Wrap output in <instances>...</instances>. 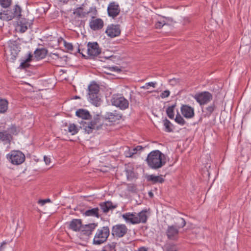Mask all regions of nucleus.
<instances>
[{"label": "nucleus", "instance_id": "obj_30", "mask_svg": "<svg viewBox=\"0 0 251 251\" xmlns=\"http://www.w3.org/2000/svg\"><path fill=\"white\" fill-rule=\"evenodd\" d=\"M88 93H92V94H98L100 91V87L97 84H91L88 87Z\"/></svg>", "mask_w": 251, "mask_h": 251}, {"label": "nucleus", "instance_id": "obj_18", "mask_svg": "<svg viewBox=\"0 0 251 251\" xmlns=\"http://www.w3.org/2000/svg\"><path fill=\"white\" fill-rule=\"evenodd\" d=\"M122 117V115L117 110H114L111 112H106L104 118L110 122H115L120 120Z\"/></svg>", "mask_w": 251, "mask_h": 251}, {"label": "nucleus", "instance_id": "obj_33", "mask_svg": "<svg viewBox=\"0 0 251 251\" xmlns=\"http://www.w3.org/2000/svg\"><path fill=\"white\" fill-rule=\"evenodd\" d=\"M68 131L72 135H75L78 132V129L74 124H71L68 127Z\"/></svg>", "mask_w": 251, "mask_h": 251}, {"label": "nucleus", "instance_id": "obj_2", "mask_svg": "<svg viewBox=\"0 0 251 251\" xmlns=\"http://www.w3.org/2000/svg\"><path fill=\"white\" fill-rule=\"evenodd\" d=\"M146 210H143L138 213H126L122 215V217L126 222L132 224H137L140 223H146L148 216L146 214Z\"/></svg>", "mask_w": 251, "mask_h": 251}, {"label": "nucleus", "instance_id": "obj_55", "mask_svg": "<svg viewBox=\"0 0 251 251\" xmlns=\"http://www.w3.org/2000/svg\"><path fill=\"white\" fill-rule=\"evenodd\" d=\"M137 251H148L147 249L144 247H140L138 249Z\"/></svg>", "mask_w": 251, "mask_h": 251}, {"label": "nucleus", "instance_id": "obj_51", "mask_svg": "<svg viewBox=\"0 0 251 251\" xmlns=\"http://www.w3.org/2000/svg\"><path fill=\"white\" fill-rule=\"evenodd\" d=\"M126 173H127V178L129 179L130 177V178H132V174H133V172L131 171H128L127 170L126 171Z\"/></svg>", "mask_w": 251, "mask_h": 251}, {"label": "nucleus", "instance_id": "obj_9", "mask_svg": "<svg viewBox=\"0 0 251 251\" xmlns=\"http://www.w3.org/2000/svg\"><path fill=\"white\" fill-rule=\"evenodd\" d=\"M197 101L201 105L205 104L210 101L213 98L212 95L207 91L197 94L194 96Z\"/></svg>", "mask_w": 251, "mask_h": 251}, {"label": "nucleus", "instance_id": "obj_37", "mask_svg": "<svg viewBox=\"0 0 251 251\" xmlns=\"http://www.w3.org/2000/svg\"><path fill=\"white\" fill-rule=\"evenodd\" d=\"M165 25H166V23L164 20H163L162 21H158L156 23L155 27L156 28L160 29Z\"/></svg>", "mask_w": 251, "mask_h": 251}, {"label": "nucleus", "instance_id": "obj_23", "mask_svg": "<svg viewBox=\"0 0 251 251\" xmlns=\"http://www.w3.org/2000/svg\"><path fill=\"white\" fill-rule=\"evenodd\" d=\"M90 26L94 30H99L103 26V22L100 19H96L90 22Z\"/></svg>", "mask_w": 251, "mask_h": 251}, {"label": "nucleus", "instance_id": "obj_31", "mask_svg": "<svg viewBox=\"0 0 251 251\" xmlns=\"http://www.w3.org/2000/svg\"><path fill=\"white\" fill-rule=\"evenodd\" d=\"M176 105L174 104L172 106H169L166 109V113L168 117L171 119L174 118V108Z\"/></svg>", "mask_w": 251, "mask_h": 251}, {"label": "nucleus", "instance_id": "obj_42", "mask_svg": "<svg viewBox=\"0 0 251 251\" xmlns=\"http://www.w3.org/2000/svg\"><path fill=\"white\" fill-rule=\"evenodd\" d=\"M170 94V92L169 90H165L161 94L160 97L161 98L164 99L168 97Z\"/></svg>", "mask_w": 251, "mask_h": 251}, {"label": "nucleus", "instance_id": "obj_52", "mask_svg": "<svg viewBox=\"0 0 251 251\" xmlns=\"http://www.w3.org/2000/svg\"><path fill=\"white\" fill-rule=\"evenodd\" d=\"M111 70H113V71L117 72H119L121 71V69H120L117 66H115V67H111Z\"/></svg>", "mask_w": 251, "mask_h": 251}, {"label": "nucleus", "instance_id": "obj_44", "mask_svg": "<svg viewBox=\"0 0 251 251\" xmlns=\"http://www.w3.org/2000/svg\"><path fill=\"white\" fill-rule=\"evenodd\" d=\"M128 190L131 192H135L136 190V187L134 184H129L127 186Z\"/></svg>", "mask_w": 251, "mask_h": 251}, {"label": "nucleus", "instance_id": "obj_7", "mask_svg": "<svg viewBox=\"0 0 251 251\" xmlns=\"http://www.w3.org/2000/svg\"><path fill=\"white\" fill-rule=\"evenodd\" d=\"M7 158L12 164L20 165L25 160V155L20 151H12L7 155Z\"/></svg>", "mask_w": 251, "mask_h": 251}, {"label": "nucleus", "instance_id": "obj_1", "mask_svg": "<svg viewBox=\"0 0 251 251\" xmlns=\"http://www.w3.org/2000/svg\"><path fill=\"white\" fill-rule=\"evenodd\" d=\"M148 166L154 170L158 169L166 163L165 155L159 150L151 151L146 159Z\"/></svg>", "mask_w": 251, "mask_h": 251}, {"label": "nucleus", "instance_id": "obj_45", "mask_svg": "<svg viewBox=\"0 0 251 251\" xmlns=\"http://www.w3.org/2000/svg\"><path fill=\"white\" fill-rule=\"evenodd\" d=\"M50 202V199H47L45 200H40L38 201V203L41 204L42 205H44L46 203Z\"/></svg>", "mask_w": 251, "mask_h": 251}, {"label": "nucleus", "instance_id": "obj_6", "mask_svg": "<svg viewBox=\"0 0 251 251\" xmlns=\"http://www.w3.org/2000/svg\"><path fill=\"white\" fill-rule=\"evenodd\" d=\"M180 220L181 224L180 226L172 225L168 226L166 231V234L169 240H176L178 237L179 229L183 227L186 225L185 220L183 218H180Z\"/></svg>", "mask_w": 251, "mask_h": 251}, {"label": "nucleus", "instance_id": "obj_24", "mask_svg": "<svg viewBox=\"0 0 251 251\" xmlns=\"http://www.w3.org/2000/svg\"><path fill=\"white\" fill-rule=\"evenodd\" d=\"M90 12V10H84L82 6H79L74 10L73 14L78 18H84L86 17Z\"/></svg>", "mask_w": 251, "mask_h": 251}, {"label": "nucleus", "instance_id": "obj_3", "mask_svg": "<svg viewBox=\"0 0 251 251\" xmlns=\"http://www.w3.org/2000/svg\"><path fill=\"white\" fill-rule=\"evenodd\" d=\"M103 126L101 119L99 115H95L90 121L85 122L83 124V129L87 134L92 133L94 130H100L102 128Z\"/></svg>", "mask_w": 251, "mask_h": 251}, {"label": "nucleus", "instance_id": "obj_11", "mask_svg": "<svg viewBox=\"0 0 251 251\" xmlns=\"http://www.w3.org/2000/svg\"><path fill=\"white\" fill-rule=\"evenodd\" d=\"M99 205L100 212L102 214V216L107 215L110 211H112L117 207V204H114L112 201H109L100 202Z\"/></svg>", "mask_w": 251, "mask_h": 251}, {"label": "nucleus", "instance_id": "obj_38", "mask_svg": "<svg viewBox=\"0 0 251 251\" xmlns=\"http://www.w3.org/2000/svg\"><path fill=\"white\" fill-rule=\"evenodd\" d=\"M63 44L65 47L69 50L72 51L73 50V46L70 43L67 42L65 40H63Z\"/></svg>", "mask_w": 251, "mask_h": 251}, {"label": "nucleus", "instance_id": "obj_39", "mask_svg": "<svg viewBox=\"0 0 251 251\" xmlns=\"http://www.w3.org/2000/svg\"><path fill=\"white\" fill-rule=\"evenodd\" d=\"M136 153V151H134L133 149L131 150L129 149L127 151H126V156L127 157H132L133 155Z\"/></svg>", "mask_w": 251, "mask_h": 251}, {"label": "nucleus", "instance_id": "obj_19", "mask_svg": "<svg viewBox=\"0 0 251 251\" xmlns=\"http://www.w3.org/2000/svg\"><path fill=\"white\" fill-rule=\"evenodd\" d=\"M182 114L186 118H192L194 116V109L188 105H182L181 107Z\"/></svg>", "mask_w": 251, "mask_h": 251}, {"label": "nucleus", "instance_id": "obj_20", "mask_svg": "<svg viewBox=\"0 0 251 251\" xmlns=\"http://www.w3.org/2000/svg\"><path fill=\"white\" fill-rule=\"evenodd\" d=\"M82 225L81 219H74L70 222L69 227L72 230L77 232L81 231Z\"/></svg>", "mask_w": 251, "mask_h": 251}, {"label": "nucleus", "instance_id": "obj_48", "mask_svg": "<svg viewBox=\"0 0 251 251\" xmlns=\"http://www.w3.org/2000/svg\"><path fill=\"white\" fill-rule=\"evenodd\" d=\"M169 82L170 84L172 85H174L178 82V79L174 78L170 79Z\"/></svg>", "mask_w": 251, "mask_h": 251}, {"label": "nucleus", "instance_id": "obj_26", "mask_svg": "<svg viewBox=\"0 0 251 251\" xmlns=\"http://www.w3.org/2000/svg\"><path fill=\"white\" fill-rule=\"evenodd\" d=\"M76 115L84 120H89L91 118V115L89 112L85 109H79L76 111Z\"/></svg>", "mask_w": 251, "mask_h": 251}, {"label": "nucleus", "instance_id": "obj_28", "mask_svg": "<svg viewBox=\"0 0 251 251\" xmlns=\"http://www.w3.org/2000/svg\"><path fill=\"white\" fill-rule=\"evenodd\" d=\"M11 139L12 136L6 131L0 132V142H3L4 144H9Z\"/></svg>", "mask_w": 251, "mask_h": 251}, {"label": "nucleus", "instance_id": "obj_36", "mask_svg": "<svg viewBox=\"0 0 251 251\" xmlns=\"http://www.w3.org/2000/svg\"><path fill=\"white\" fill-rule=\"evenodd\" d=\"M215 108V106L214 103H212V104H211L210 105L208 106L206 108V110L207 111L206 112L208 116L211 114V113L214 110Z\"/></svg>", "mask_w": 251, "mask_h": 251}, {"label": "nucleus", "instance_id": "obj_35", "mask_svg": "<svg viewBox=\"0 0 251 251\" xmlns=\"http://www.w3.org/2000/svg\"><path fill=\"white\" fill-rule=\"evenodd\" d=\"M11 3V0H0V5L3 8L8 7Z\"/></svg>", "mask_w": 251, "mask_h": 251}, {"label": "nucleus", "instance_id": "obj_46", "mask_svg": "<svg viewBox=\"0 0 251 251\" xmlns=\"http://www.w3.org/2000/svg\"><path fill=\"white\" fill-rule=\"evenodd\" d=\"M50 56L52 57V58L53 59H57L60 58L59 54L56 53H50ZM61 58V57H60V58Z\"/></svg>", "mask_w": 251, "mask_h": 251}, {"label": "nucleus", "instance_id": "obj_25", "mask_svg": "<svg viewBox=\"0 0 251 251\" xmlns=\"http://www.w3.org/2000/svg\"><path fill=\"white\" fill-rule=\"evenodd\" d=\"M147 179L148 181L151 182L152 184L162 183L165 179L162 177V176H156L153 175H149L147 176Z\"/></svg>", "mask_w": 251, "mask_h": 251}, {"label": "nucleus", "instance_id": "obj_56", "mask_svg": "<svg viewBox=\"0 0 251 251\" xmlns=\"http://www.w3.org/2000/svg\"><path fill=\"white\" fill-rule=\"evenodd\" d=\"M5 244H6V243H5V242H3L1 243V245H0V250H2V249L3 247V246H4V245H5Z\"/></svg>", "mask_w": 251, "mask_h": 251}, {"label": "nucleus", "instance_id": "obj_29", "mask_svg": "<svg viewBox=\"0 0 251 251\" xmlns=\"http://www.w3.org/2000/svg\"><path fill=\"white\" fill-rule=\"evenodd\" d=\"M8 101L5 99H0V113H5L8 109Z\"/></svg>", "mask_w": 251, "mask_h": 251}, {"label": "nucleus", "instance_id": "obj_49", "mask_svg": "<svg viewBox=\"0 0 251 251\" xmlns=\"http://www.w3.org/2000/svg\"><path fill=\"white\" fill-rule=\"evenodd\" d=\"M44 161L47 165H49L50 163V158L48 156H45L44 157Z\"/></svg>", "mask_w": 251, "mask_h": 251}, {"label": "nucleus", "instance_id": "obj_62", "mask_svg": "<svg viewBox=\"0 0 251 251\" xmlns=\"http://www.w3.org/2000/svg\"><path fill=\"white\" fill-rule=\"evenodd\" d=\"M123 251H128L127 250H123Z\"/></svg>", "mask_w": 251, "mask_h": 251}, {"label": "nucleus", "instance_id": "obj_57", "mask_svg": "<svg viewBox=\"0 0 251 251\" xmlns=\"http://www.w3.org/2000/svg\"><path fill=\"white\" fill-rule=\"evenodd\" d=\"M63 40H64L61 37H60L58 40V42H63Z\"/></svg>", "mask_w": 251, "mask_h": 251}, {"label": "nucleus", "instance_id": "obj_53", "mask_svg": "<svg viewBox=\"0 0 251 251\" xmlns=\"http://www.w3.org/2000/svg\"><path fill=\"white\" fill-rule=\"evenodd\" d=\"M108 247L109 248V249L110 251H112L113 250V251H115V246L113 245L109 244L108 245Z\"/></svg>", "mask_w": 251, "mask_h": 251}, {"label": "nucleus", "instance_id": "obj_61", "mask_svg": "<svg viewBox=\"0 0 251 251\" xmlns=\"http://www.w3.org/2000/svg\"><path fill=\"white\" fill-rule=\"evenodd\" d=\"M241 50H242V47H241L240 49V50H239V51H241Z\"/></svg>", "mask_w": 251, "mask_h": 251}, {"label": "nucleus", "instance_id": "obj_10", "mask_svg": "<svg viewBox=\"0 0 251 251\" xmlns=\"http://www.w3.org/2000/svg\"><path fill=\"white\" fill-rule=\"evenodd\" d=\"M127 228L124 224H118L113 226L112 228V235L114 237L121 238L127 233Z\"/></svg>", "mask_w": 251, "mask_h": 251}, {"label": "nucleus", "instance_id": "obj_47", "mask_svg": "<svg viewBox=\"0 0 251 251\" xmlns=\"http://www.w3.org/2000/svg\"><path fill=\"white\" fill-rule=\"evenodd\" d=\"M10 131L13 134H16L17 133L16 127L15 126H12L10 128Z\"/></svg>", "mask_w": 251, "mask_h": 251}, {"label": "nucleus", "instance_id": "obj_17", "mask_svg": "<svg viewBox=\"0 0 251 251\" xmlns=\"http://www.w3.org/2000/svg\"><path fill=\"white\" fill-rule=\"evenodd\" d=\"M98 224L94 223L82 225L81 232L83 235L90 236L92 234L93 231L98 226Z\"/></svg>", "mask_w": 251, "mask_h": 251}, {"label": "nucleus", "instance_id": "obj_60", "mask_svg": "<svg viewBox=\"0 0 251 251\" xmlns=\"http://www.w3.org/2000/svg\"><path fill=\"white\" fill-rule=\"evenodd\" d=\"M149 195H150V196H151H151H152V195H153V194H152V193L151 192H150V193H149Z\"/></svg>", "mask_w": 251, "mask_h": 251}, {"label": "nucleus", "instance_id": "obj_43", "mask_svg": "<svg viewBox=\"0 0 251 251\" xmlns=\"http://www.w3.org/2000/svg\"><path fill=\"white\" fill-rule=\"evenodd\" d=\"M28 63L29 62H26V60H25L24 62L21 63L20 67L22 69H25L28 68L30 65Z\"/></svg>", "mask_w": 251, "mask_h": 251}, {"label": "nucleus", "instance_id": "obj_15", "mask_svg": "<svg viewBox=\"0 0 251 251\" xmlns=\"http://www.w3.org/2000/svg\"><path fill=\"white\" fill-rule=\"evenodd\" d=\"M8 44L11 52L10 59L14 61L20 51V44L17 41L13 40H10Z\"/></svg>", "mask_w": 251, "mask_h": 251}, {"label": "nucleus", "instance_id": "obj_41", "mask_svg": "<svg viewBox=\"0 0 251 251\" xmlns=\"http://www.w3.org/2000/svg\"><path fill=\"white\" fill-rule=\"evenodd\" d=\"M166 251H177L174 245H168L166 247Z\"/></svg>", "mask_w": 251, "mask_h": 251}, {"label": "nucleus", "instance_id": "obj_4", "mask_svg": "<svg viewBox=\"0 0 251 251\" xmlns=\"http://www.w3.org/2000/svg\"><path fill=\"white\" fill-rule=\"evenodd\" d=\"M109 235L110 229L108 226H103L98 229L93 239V244L100 245L106 242Z\"/></svg>", "mask_w": 251, "mask_h": 251}, {"label": "nucleus", "instance_id": "obj_16", "mask_svg": "<svg viewBox=\"0 0 251 251\" xmlns=\"http://www.w3.org/2000/svg\"><path fill=\"white\" fill-rule=\"evenodd\" d=\"M17 21L16 30L21 33L25 32L27 29V26L29 25L27 20L22 17V15L17 18Z\"/></svg>", "mask_w": 251, "mask_h": 251}, {"label": "nucleus", "instance_id": "obj_8", "mask_svg": "<svg viewBox=\"0 0 251 251\" xmlns=\"http://www.w3.org/2000/svg\"><path fill=\"white\" fill-rule=\"evenodd\" d=\"M111 103L122 110H125L128 107V101L120 95H114L111 100Z\"/></svg>", "mask_w": 251, "mask_h": 251}, {"label": "nucleus", "instance_id": "obj_40", "mask_svg": "<svg viewBox=\"0 0 251 251\" xmlns=\"http://www.w3.org/2000/svg\"><path fill=\"white\" fill-rule=\"evenodd\" d=\"M156 84V82H150L147 83L145 86H142L141 88L145 89H148L149 88L148 86H149L154 88L155 87Z\"/></svg>", "mask_w": 251, "mask_h": 251}, {"label": "nucleus", "instance_id": "obj_54", "mask_svg": "<svg viewBox=\"0 0 251 251\" xmlns=\"http://www.w3.org/2000/svg\"><path fill=\"white\" fill-rule=\"evenodd\" d=\"M32 57V54L31 53H29L28 55V57L25 59L26 62H30L31 60V58Z\"/></svg>", "mask_w": 251, "mask_h": 251}, {"label": "nucleus", "instance_id": "obj_59", "mask_svg": "<svg viewBox=\"0 0 251 251\" xmlns=\"http://www.w3.org/2000/svg\"><path fill=\"white\" fill-rule=\"evenodd\" d=\"M80 98L79 97V96H75L74 97V99H80Z\"/></svg>", "mask_w": 251, "mask_h": 251}, {"label": "nucleus", "instance_id": "obj_14", "mask_svg": "<svg viewBox=\"0 0 251 251\" xmlns=\"http://www.w3.org/2000/svg\"><path fill=\"white\" fill-rule=\"evenodd\" d=\"M121 26L120 25L111 24L106 29L105 33L110 38H114L119 36L121 34Z\"/></svg>", "mask_w": 251, "mask_h": 251}, {"label": "nucleus", "instance_id": "obj_12", "mask_svg": "<svg viewBox=\"0 0 251 251\" xmlns=\"http://www.w3.org/2000/svg\"><path fill=\"white\" fill-rule=\"evenodd\" d=\"M101 53L100 49L97 42H89L87 44V53L89 57L97 56Z\"/></svg>", "mask_w": 251, "mask_h": 251}, {"label": "nucleus", "instance_id": "obj_5", "mask_svg": "<svg viewBox=\"0 0 251 251\" xmlns=\"http://www.w3.org/2000/svg\"><path fill=\"white\" fill-rule=\"evenodd\" d=\"M21 8L16 4L12 10H6L0 13V19L9 21L21 16Z\"/></svg>", "mask_w": 251, "mask_h": 251}, {"label": "nucleus", "instance_id": "obj_27", "mask_svg": "<svg viewBox=\"0 0 251 251\" xmlns=\"http://www.w3.org/2000/svg\"><path fill=\"white\" fill-rule=\"evenodd\" d=\"M48 53V50L45 48L37 49L34 51L35 57L37 59L44 58Z\"/></svg>", "mask_w": 251, "mask_h": 251}, {"label": "nucleus", "instance_id": "obj_32", "mask_svg": "<svg viewBox=\"0 0 251 251\" xmlns=\"http://www.w3.org/2000/svg\"><path fill=\"white\" fill-rule=\"evenodd\" d=\"M164 126L165 127V131L168 132L173 131L171 126H173L172 123L166 118L164 120Z\"/></svg>", "mask_w": 251, "mask_h": 251}, {"label": "nucleus", "instance_id": "obj_58", "mask_svg": "<svg viewBox=\"0 0 251 251\" xmlns=\"http://www.w3.org/2000/svg\"><path fill=\"white\" fill-rule=\"evenodd\" d=\"M77 51H78L79 53L81 54L82 55V56H85V55H83V53H82V52H80V49H79V47L78 48Z\"/></svg>", "mask_w": 251, "mask_h": 251}, {"label": "nucleus", "instance_id": "obj_22", "mask_svg": "<svg viewBox=\"0 0 251 251\" xmlns=\"http://www.w3.org/2000/svg\"><path fill=\"white\" fill-rule=\"evenodd\" d=\"M88 100L94 105L98 107L101 104V100L98 94L88 93Z\"/></svg>", "mask_w": 251, "mask_h": 251}, {"label": "nucleus", "instance_id": "obj_13", "mask_svg": "<svg viewBox=\"0 0 251 251\" xmlns=\"http://www.w3.org/2000/svg\"><path fill=\"white\" fill-rule=\"evenodd\" d=\"M107 10L108 16L112 17L113 19L119 15L121 11L119 4L115 1L110 2Z\"/></svg>", "mask_w": 251, "mask_h": 251}, {"label": "nucleus", "instance_id": "obj_34", "mask_svg": "<svg viewBox=\"0 0 251 251\" xmlns=\"http://www.w3.org/2000/svg\"><path fill=\"white\" fill-rule=\"evenodd\" d=\"M175 122L181 126L185 125L186 122L184 119L181 116L179 113H177L175 119Z\"/></svg>", "mask_w": 251, "mask_h": 251}, {"label": "nucleus", "instance_id": "obj_50", "mask_svg": "<svg viewBox=\"0 0 251 251\" xmlns=\"http://www.w3.org/2000/svg\"><path fill=\"white\" fill-rule=\"evenodd\" d=\"M143 147L141 146H137L135 148H133V151H136L137 152V151H141L143 149Z\"/></svg>", "mask_w": 251, "mask_h": 251}, {"label": "nucleus", "instance_id": "obj_21", "mask_svg": "<svg viewBox=\"0 0 251 251\" xmlns=\"http://www.w3.org/2000/svg\"><path fill=\"white\" fill-rule=\"evenodd\" d=\"M85 216H92L99 218L102 216V214L100 212L99 207H95L87 210L84 213Z\"/></svg>", "mask_w": 251, "mask_h": 251}]
</instances>
